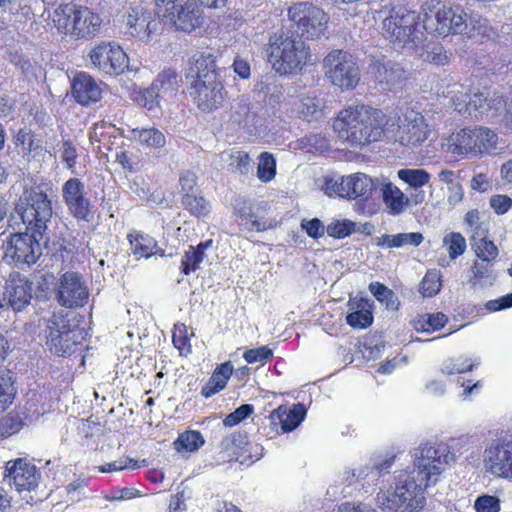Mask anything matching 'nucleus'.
Segmentation results:
<instances>
[{
	"instance_id": "obj_1",
	"label": "nucleus",
	"mask_w": 512,
	"mask_h": 512,
	"mask_svg": "<svg viewBox=\"0 0 512 512\" xmlns=\"http://www.w3.org/2000/svg\"><path fill=\"white\" fill-rule=\"evenodd\" d=\"M52 216V201L41 185L24 189L10 219V226L18 231L7 240L6 256L17 264L36 263L42 254L40 241Z\"/></svg>"
},
{
	"instance_id": "obj_2",
	"label": "nucleus",
	"mask_w": 512,
	"mask_h": 512,
	"mask_svg": "<svg viewBox=\"0 0 512 512\" xmlns=\"http://www.w3.org/2000/svg\"><path fill=\"white\" fill-rule=\"evenodd\" d=\"M441 457L434 446H424L417 459L415 468L404 481H400L391 494L390 501L403 511L412 512L422 508L425 503L424 491L435 484L440 475Z\"/></svg>"
},
{
	"instance_id": "obj_3",
	"label": "nucleus",
	"mask_w": 512,
	"mask_h": 512,
	"mask_svg": "<svg viewBox=\"0 0 512 512\" xmlns=\"http://www.w3.org/2000/svg\"><path fill=\"white\" fill-rule=\"evenodd\" d=\"M424 118L414 110L401 118L396 109L383 112L365 104L350 105L342 109L335 118L333 128H421Z\"/></svg>"
},
{
	"instance_id": "obj_4",
	"label": "nucleus",
	"mask_w": 512,
	"mask_h": 512,
	"mask_svg": "<svg viewBox=\"0 0 512 512\" xmlns=\"http://www.w3.org/2000/svg\"><path fill=\"white\" fill-rule=\"evenodd\" d=\"M267 60L280 75L297 74L310 60L309 47L289 31H278L269 37Z\"/></svg>"
},
{
	"instance_id": "obj_5",
	"label": "nucleus",
	"mask_w": 512,
	"mask_h": 512,
	"mask_svg": "<svg viewBox=\"0 0 512 512\" xmlns=\"http://www.w3.org/2000/svg\"><path fill=\"white\" fill-rule=\"evenodd\" d=\"M447 151L458 156L483 153L499 154L508 148V140L499 138L495 130H454L445 139Z\"/></svg>"
},
{
	"instance_id": "obj_6",
	"label": "nucleus",
	"mask_w": 512,
	"mask_h": 512,
	"mask_svg": "<svg viewBox=\"0 0 512 512\" xmlns=\"http://www.w3.org/2000/svg\"><path fill=\"white\" fill-rule=\"evenodd\" d=\"M414 11L406 8L393 9L383 20V36L398 47H414L423 41L422 24Z\"/></svg>"
},
{
	"instance_id": "obj_7",
	"label": "nucleus",
	"mask_w": 512,
	"mask_h": 512,
	"mask_svg": "<svg viewBox=\"0 0 512 512\" xmlns=\"http://www.w3.org/2000/svg\"><path fill=\"white\" fill-rule=\"evenodd\" d=\"M155 6L159 18L184 32H192L204 22L197 0H155Z\"/></svg>"
},
{
	"instance_id": "obj_8",
	"label": "nucleus",
	"mask_w": 512,
	"mask_h": 512,
	"mask_svg": "<svg viewBox=\"0 0 512 512\" xmlns=\"http://www.w3.org/2000/svg\"><path fill=\"white\" fill-rule=\"evenodd\" d=\"M46 344L51 353L57 356L70 355L74 348L81 344L83 329L75 323V316L53 315L48 320Z\"/></svg>"
},
{
	"instance_id": "obj_9",
	"label": "nucleus",
	"mask_w": 512,
	"mask_h": 512,
	"mask_svg": "<svg viewBox=\"0 0 512 512\" xmlns=\"http://www.w3.org/2000/svg\"><path fill=\"white\" fill-rule=\"evenodd\" d=\"M306 414L303 403H294L291 407L281 404L263 419L258 430L267 439H275L295 430L305 420Z\"/></svg>"
},
{
	"instance_id": "obj_10",
	"label": "nucleus",
	"mask_w": 512,
	"mask_h": 512,
	"mask_svg": "<svg viewBox=\"0 0 512 512\" xmlns=\"http://www.w3.org/2000/svg\"><path fill=\"white\" fill-rule=\"evenodd\" d=\"M325 76L342 90L354 89L360 81V70L354 57L343 50L331 51L323 60Z\"/></svg>"
},
{
	"instance_id": "obj_11",
	"label": "nucleus",
	"mask_w": 512,
	"mask_h": 512,
	"mask_svg": "<svg viewBox=\"0 0 512 512\" xmlns=\"http://www.w3.org/2000/svg\"><path fill=\"white\" fill-rule=\"evenodd\" d=\"M288 15L296 25L298 37L318 39L327 28L328 17L326 13L321 8L308 2L294 4L289 8Z\"/></svg>"
},
{
	"instance_id": "obj_12",
	"label": "nucleus",
	"mask_w": 512,
	"mask_h": 512,
	"mask_svg": "<svg viewBox=\"0 0 512 512\" xmlns=\"http://www.w3.org/2000/svg\"><path fill=\"white\" fill-rule=\"evenodd\" d=\"M423 29L437 36H448L468 30V15L459 7H439L436 11L425 13Z\"/></svg>"
},
{
	"instance_id": "obj_13",
	"label": "nucleus",
	"mask_w": 512,
	"mask_h": 512,
	"mask_svg": "<svg viewBox=\"0 0 512 512\" xmlns=\"http://www.w3.org/2000/svg\"><path fill=\"white\" fill-rule=\"evenodd\" d=\"M63 200L69 213L78 222H92L96 209L90 202L85 185L79 178H70L62 186Z\"/></svg>"
},
{
	"instance_id": "obj_14",
	"label": "nucleus",
	"mask_w": 512,
	"mask_h": 512,
	"mask_svg": "<svg viewBox=\"0 0 512 512\" xmlns=\"http://www.w3.org/2000/svg\"><path fill=\"white\" fill-rule=\"evenodd\" d=\"M88 56L95 68L108 75H119L128 68V56L116 42H101Z\"/></svg>"
},
{
	"instance_id": "obj_15",
	"label": "nucleus",
	"mask_w": 512,
	"mask_h": 512,
	"mask_svg": "<svg viewBox=\"0 0 512 512\" xmlns=\"http://www.w3.org/2000/svg\"><path fill=\"white\" fill-rule=\"evenodd\" d=\"M348 183L347 200L356 201V211L367 216L376 214L379 211V204L373 196L376 191V184L373 179L364 173L358 172L349 175Z\"/></svg>"
},
{
	"instance_id": "obj_16",
	"label": "nucleus",
	"mask_w": 512,
	"mask_h": 512,
	"mask_svg": "<svg viewBox=\"0 0 512 512\" xmlns=\"http://www.w3.org/2000/svg\"><path fill=\"white\" fill-rule=\"evenodd\" d=\"M40 470L26 458L9 460L5 465L4 480L17 492H31L40 482Z\"/></svg>"
},
{
	"instance_id": "obj_17",
	"label": "nucleus",
	"mask_w": 512,
	"mask_h": 512,
	"mask_svg": "<svg viewBox=\"0 0 512 512\" xmlns=\"http://www.w3.org/2000/svg\"><path fill=\"white\" fill-rule=\"evenodd\" d=\"M214 459L218 465L232 462L244 464L252 461L250 442L247 435L234 432L225 436L217 447Z\"/></svg>"
},
{
	"instance_id": "obj_18",
	"label": "nucleus",
	"mask_w": 512,
	"mask_h": 512,
	"mask_svg": "<svg viewBox=\"0 0 512 512\" xmlns=\"http://www.w3.org/2000/svg\"><path fill=\"white\" fill-rule=\"evenodd\" d=\"M484 466L496 477L512 479V439H501L487 447Z\"/></svg>"
},
{
	"instance_id": "obj_19",
	"label": "nucleus",
	"mask_w": 512,
	"mask_h": 512,
	"mask_svg": "<svg viewBox=\"0 0 512 512\" xmlns=\"http://www.w3.org/2000/svg\"><path fill=\"white\" fill-rule=\"evenodd\" d=\"M370 73L376 85L383 91L401 89L407 76L400 64L390 60H375L370 64Z\"/></svg>"
},
{
	"instance_id": "obj_20",
	"label": "nucleus",
	"mask_w": 512,
	"mask_h": 512,
	"mask_svg": "<svg viewBox=\"0 0 512 512\" xmlns=\"http://www.w3.org/2000/svg\"><path fill=\"white\" fill-rule=\"evenodd\" d=\"M189 94L200 110L211 112L222 105L225 91L220 80L206 83L202 81L189 84Z\"/></svg>"
},
{
	"instance_id": "obj_21",
	"label": "nucleus",
	"mask_w": 512,
	"mask_h": 512,
	"mask_svg": "<svg viewBox=\"0 0 512 512\" xmlns=\"http://www.w3.org/2000/svg\"><path fill=\"white\" fill-rule=\"evenodd\" d=\"M89 297L87 287L76 273H65L58 289L59 303L68 308L83 307Z\"/></svg>"
},
{
	"instance_id": "obj_22",
	"label": "nucleus",
	"mask_w": 512,
	"mask_h": 512,
	"mask_svg": "<svg viewBox=\"0 0 512 512\" xmlns=\"http://www.w3.org/2000/svg\"><path fill=\"white\" fill-rule=\"evenodd\" d=\"M127 33L142 41H147L153 34L161 30V21L142 6L131 9L127 16Z\"/></svg>"
},
{
	"instance_id": "obj_23",
	"label": "nucleus",
	"mask_w": 512,
	"mask_h": 512,
	"mask_svg": "<svg viewBox=\"0 0 512 512\" xmlns=\"http://www.w3.org/2000/svg\"><path fill=\"white\" fill-rule=\"evenodd\" d=\"M4 296L14 311H22L32 299V282L19 272H13L6 280Z\"/></svg>"
},
{
	"instance_id": "obj_24",
	"label": "nucleus",
	"mask_w": 512,
	"mask_h": 512,
	"mask_svg": "<svg viewBox=\"0 0 512 512\" xmlns=\"http://www.w3.org/2000/svg\"><path fill=\"white\" fill-rule=\"evenodd\" d=\"M189 84L219 80L216 58L211 53L194 55L186 72Z\"/></svg>"
},
{
	"instance_id": "obj_25",
	"label": "nucleus",
	"mask_w": 512,
	"mask_h": 512,
	"mask_svg": "<svg viewBox=\"0 0 512 512\" xmlns=\"http://www.w3.org/2000/svg\"><path fill=\"white\" fill-rule=\"evenodd\" d=\"M75 100L81 105H90L101 99L102 89L97 81L85 72L75 75L71 83Z\"/></svg>"
},
{
	"instance_id": "obj_26",
	"label": "nucleus",
	"mask_w": 512,
	"mask_h": 512,
	"mask_svg": "<svg viewBox=\"0 0 512 512\" xmlns=\"http://www.w3.org/2000/svg\"><path fill=\"white\" fill-rule=\"evenodd\" d=\"M132 254L138 258H150L153 255L165 256V250L158 246L157 240L149 234L133 230L127 235Z\"/></svg>"
},
{
	"instance_id": "obj_27",
	"label": "nucleus",
	"mask_w": 512,
	"mask_h": 512,
	"mask_svg": "<svg viewBox=\"0 0 512 512\" xmlns=\"http://www.w3.org/2000/svg\"><path fill=\"white\" fill-rule=\"evenodd\" d=\"M74 20L76 22L72 30V37L76 39H91L100 31L102 20L88 7L80 6L78 16Z\"/></svg>"
},
{
	"instance_id": "obj_28",
	"label": "nucleus",
	"mask_w": 512,
	"mask_h": 512,
	"mask_svg": "<svg viewBox=\"0 0 512 512\" xmlns=\"http://www.w3.org/2000/svg\"><path fill=\"white\" fill-rule=\"evenodd\" d=\"M391 132L387 138L393 139L392 145L395 151L413 152L420 147L428 138L430 130H386Z\"/></svg>"
},
{
	"instance_id": "obj_29",
	"label": "nucleus",
	"mask_w": 512,
	"mask_h": 512,
	"mask_svg": "<svg viewBox=\"0 0 512 512\" xmlns=\"http://www.w3.org/2000/svg\"><path fill=\"white\" fill-rule=\"evenodd\" d=\"M353 311L346 316L347 324L356 329H365L373 323V305L368 299L360 298L353 303Z\"/></svg>"
},
{
	"instance_id": "obj_30",
	"label": "nucleus",
	"mask_w": 512,
	"mask_h": 512,
	"mask_svg": "<svg viewBox=\"0 0 512 512\" xmlns=\"http://www.w3.org/2000/svg\"><path fill=\"white\" fill-rule=\"evenodd\" d=\"M232 372L233 367L229 361L218 365L208 381L202 387L201 395L204 398H209L223 390L226 387Z\"/></svg>"
},
{
	"instance_id": "obj_31",
	"label": "nucleus",
	"mask_w": 512,
	"mask_h": 512,
	"mask_svg": "<svg viewBox=\"0 0 512 512\" xmlns=\"http://www.w3.org/2000/svg\"><path fill=\"white\" fill-rule=\"evenodd\" d=\"M233 125L242 126L243 128L262 126L261 117L258 115L254 107L244 99H241L234 107L231 114Z\"/></svg>"
},
{
	"instance_id": "obj_32",
	"label": "nucleus",
	"mask_w": 512,
	"mask_h": 512,
	"mask_svg": "<svg viewBox=\"0 0 512 512\" xmlns=\"http://www.w3.org/2000/svg\"><path fill=\"white\" fill-rule=\"evenodd\" d=\"M79 9L80 6L71 3L60 5L55 9L52 20L59 32L72 37V30L76 22L74 17L78 16Z\"/></svg>"
},
{
	"instance_id": "obj_33",
	"label": "nucleus",
	"mask_w": 512,
	"mask_h": 512,
	"mask_svg": "<svg viewBox=\"0 0 512 512\" xmlns=\"http://www.w3.org/2000/svg\"><path fill=\"white\" fill-rule=\"evenodd\" d=\"M212 240L198 243L196 246H189L181 258L180 271L183 275L195 272L205 257L206 249L211 245Z\"/></svg>"
},
{
	"instance_id": "obj_34",
	"label": "nucleus",
	"mask_w": 512,
	"mask_h": 512,
	"mask_svg": "<svg viewBox=\"0 0 512 512\" xmlns=\"http://www.w3.org/2000/svg\"><path fill=\"white\" fill-rule=\"evenodd\" d=\"M423 239V235L419 232L398 233L395 235L383 234L380 237H376L375 245L379 248H400L408 244L419 246Z\"/></svg>"
},
{
	"instance_id": "obj_35",
	"label": "nucleus",
	"mask_w": 512,
	"mask_h": 512,
	"mask_svg": "<svg viewBox=\"0 0 512 512\" xmlns=\"http://www.w3.org/2000/svg\"><path fill=\"white\" fill-rule=\"evenodd\" d=\"M448 323V317L443 312L419 314L411 321L417 332L432 333L441 330Z\"/></svg>"
},
{
	"instance_id": "obj_36",
	"label": "nucleus",
	"mask_w": 512,
	"mask_h": 512,
	"mask_svg": "<svg viewBox=\"0 0 512 512\" xmlns=\"http://www.w3.org/2000/svg\"><path fill=\"white\" fill-rule=\"evenodd\" d=\"M47 395L42 392L33 391L27 394L24 410L21 412L25 421H36L47 412Z\"/></svg>"
},
{
	"instance_id": "obj_37",
	"label": "nucleus",
	"mask_w": 512,
	"mask_h": 512,
	"mask_svg": "<svg viewBox=\"0 0 512 512\" xmlns=\"http://www.w3.org/2000/svg\"><path fill=\"white\" fill-rule=\"evenodd\" d=\"M180 201L184 210L196 218L206 217L210 213V202L200 191L194 194H183Z\"/></svg>"
},
{
	"instance_id": "obj_38",
	"label": "nucleus",
	"mask_w": 512,
	"mask_h": 512,
	"mask_svg": "<svg viewBox=\"0 0 512 512\" xmlns=\"http://www.w3.org/2000/svg\"><path fill=\"white\" fill-rule=\"evenodd\" d=\"M17 389L10 370L0 368V412L6 411L14 402Z\"/></svg>"
},
{
	"instance_id": "obj_39",
	"label": "nucleus",
	"mask_w": 512,
	"mask_h": 512,
	"mask_svg": "<svg viewBox=\"0 0 512 512\" xmlns=\"http://www.w3.org/2000/svg\"><path fill=\"white\" fill-rule=\"evenodd\" d=\"M160 93L163 100H168L174 96L179 87V80L176 71L166 69L158 74L152 83Z\"/></svg>"
},
{
	"instance_id": "obj_40",
	"label": "nucleus",
	"mask_w": 512,
	"mask_h": 512,
	"mask_svg": "<svg viewBox=\"0 0 512 512\" xmlns=\"http://www.w3.org/2000/svg\"><path fill=\"white\" fill-rule=\"evenodd\" d=\"M466 231L470 233V241H474L479 237L488 236L489 225L482 220L481 212L478 209L468 210L463 218Z\"/></svg>"
},
{
	"instance_id": "obj_41",
	"label": "nucleus",
	"mask_w": 512,
	"mask_h": 512,
	"mask_svg": "<svg viewBox=\"0 0 512 512\" xmlns=\"http://www.w3.org/2000/svg\"><path fill=\"white\" fill-rule=\"evenodd\" d=\"M234 215L240 220V225L249 232L254 230L260 232L265 229L264 225L257 220L252 204L249 201H241L235 208Z\"/></svg>"
},
{
	"instance_id": "obj_42",
	"label": "nucleus",
	"mask_w": 512,
	"mask_h": 512,
	"mask_svg": "<svg viewBox=\"0 0 512 512\" xmlns=\"http://www.w3.org/2000/svg\"><path fill=\"white\" fill-rule=\"evenodd\" d=\"M383 201L393 215L400 214L408 204V198L392 183L384 185Z\"/></svg>"
},
{
	"instance_id": "obj_43",
	"label": "nucleus",
	"mask_w": 512,
	"mask_h": 512,
	"mask_svg": "<svg viewBox=\"0 0 512 512\" xmlns=\"http://www.w3.org/2000/svg\"><path fill=\"white\" fill-rule=\"evenodd\" d=\"M25 425V417L18 410H12L0 417V441L17 434Z\"/></svg>"
},
{
	"instance_id": "obj_44",
	"label": "nucleus",
	"mask_w": 512,
	"mask_h": 512,
	"mask_svg": "<svg viewBox=\"0 0 512 512\" xmlns=\"http://www.w3.org/2000/svg\"><path fill=\"white\" fill-rule=\"evenodd\" d=\"M205 444L203 435L197 430H185L180 433L173 445L177 452H195Z\"/></svg>"
},
{
	"instance_id": "obj_45",
	"label": "nucleus",
	"mask_w": 512,
	"mask_h": 512,
	"mask_svg": "<svg viewBox=\"0 0 512 512\" xmlns=\"http://www.w3.org/2000/svg\"><path fill=\"white\" fill-rule=\"evenodd\" d=\"M368 288L375 299L384 305L387 310H399L400 302L392 289L378 281L371 282Z\"/></svg>"
},
{
	"instance_id": "obj_46",
	"label": "nucleus",
	"mask_w": 512,
	"mask_h": 512,
	"mask_svg": "<svg viewBox=\"0 0 512 512\" xmlns=\"http://www.w3.org/2000/svg\"><path fill=\"white\" fill-rule=\"evenodd\" d=\"M339 132L341 136H343L342 132H345L352 147H363L379 140L386 130H339Z\"/></svg>"
},
{
	"instance_id": "obj_47",
	"label": "nucleus",
	"mask_w": 512,
	"mask_h": 512,
	"mask_svg": "<svg viewBox=\"0 0 512 512\" xmlns=\"http://www.w3.org/2000/svg\"><path fill=\"white\" fill-rule=\"evenodd\" d=\"M348 181L349 175L340 177L327 176L324 178L322 190L329 197L347 199V191H349Z\"/></svg>"
},
{
	"instance_id": "obj_48",
	"label": "nucleus",
	"mask_w": 512,
	"mask_h": 512,
	"mask_svg": "<svg viewBox=\"0 0 512 512\" xmlns=\"http://www.w3.org/2000/svg\"><path fill=\"white\" fill-rule=\"evenodd\" d=\"M471 244L475 255L483 262H493L498 257V247L488 236L479 237Z\"/></svg>"
},
{
	"instance_id": "obj_49",
	"label": "nucleus",
	"mask_w": 512,
	"mask_h": 512,
	"mask_svg": "<svg viewBox=\"0 0 512 512\" xmlns=\"http://www.w3.org/2000/svg\"><path fill=\"white\" fill-rule=\"evenodd\" d=\"M276 176V160L272 153L262 152L258 156L257 177L263 183L272 181Z\"/></svg>"
},
{
	"instance_id": "obj_50",
	"label": "nucleus",
	"mask_w": 512,
	"mask_h": 512,
	"mask_svg": "<svg viewBox=\"0 0 512 512\" xmlns=\"http://www.w3.org/2000/svg\"><path fill=\"white\" fill-rule=\"evenodd\" d=\"M398 177L409 186L417 189L427 185L430 181V174L424 169L404 168L398 171Z\"/></svg>"
},
{
	"instance_id": "obj_51",
	"label": "nucleus",
	"mask_w": 512,
	"mask_h": 512,
	"mask_svg": "<svg viewBox=\"0 0 512 512\" xmlns=\"http://www.w3.org/2000/svg\"><path fill=\"white\" fill-rule=\"evenodd\" d=\"M15 144L21 147L26 154L35 153L42 149V139L37 138L32 130H18Z\"/></svg>"
},
{
	"instance_id": "obj_52",
	"label": "nucleus",
	"mask_w": 512,
	"mask_h": 512,
	"mask_svg": "<svg viewBox=\"0 0 512 512\" xmlns=\"http://www.w3.org/2000/svg\"><path fill=\"white\" fill-rule=\"evenodd\" d=\"M443 245L447 247L450 259L454 260L463 255L467 244L465 237L460 232H450L443 238Z\"/></svg>"
},
{
	"instance_id": "obj_53",
	"label": "nucleus",
	"mask_w": 512,
	"mask_h": 512,
	"mask_svg": "<svg viewBox=\"0 0 512 512\" xmlns=\"http://www.w3.org/2000/svg\"><path fill=\"white\" fill-rule=\"evenodd\" d=\"M147 465V462L145 459L138 461L129 457L121 458L117 461H113L110 463L103 464L98 467V471L101 473H111V472H117L122 471L125 469H131L135 470L140 467H145Z\"/></svg>"
},
{
	"instance_id": "obj_54",
	"label": "nucleus",
	"mask_w": 512,
	"mask_h": 512,
	"mask_svg": "<svg viewBox=\"0 0 512 512\" xmlns=\"http://www.w3.org/2000/svg\"><path fill=\"white\" fill-rule=\"evenodd\" d=\"M323 100L317 96H307L302 99L300 113L307 120L318 119L322 115Z\"/></svg>"
},
{
	"instance_id": "obj_55",
	"label": "nucleus",
	"mask_w": 512,
	"mask_h": 512,
	"mask_svg": "<svg viewBox=\"0 0 512 512\" xmlns=\"http://www.w3.org/2000/svg\"><path fill=\"white\" fill-rule=\"evenodd\" d=\"M355 228L356 224L352 220H333L327 225L326 232L332 238L343 239L350 236Z\"/></svg>"
},
{
	"instance_id": "obj_56",
	"label": "nucleus",
	"mask_w": 512,
	"mask_h": 512,
	"mask_svg": "<svg viewBox=\"0 0 512 512\" xmlns=\"http://www.w3.org/2000/svg\"><path fill=\"white\" fill-rule=\"evenodd\" d=\"M172 343L180 354L191 352V341L188 327L184 323H176L172 330Z\"/></svg>"
},
{
	"instance_id": "obj_57",
	"label": "nucleus",
	"mask_w": 512,
	"mask_h": 512,
	"mask_svg": "<svg viewBox=\"0 0 512 512\" xmlns=\"http://www.w3.org/2000/svg\"><path fill=\"white\" fill-rule=\"evenodd\" d=\"M469 30L466 32L469 37L490 38L494 35L492 27L489 25L488 20L480 16H468Z\"/></svg>"
},
{
	"instance_id": "obj_58",
	"label": "nucleus",
	"mask_w": 512,
	"mask_h": 512,
	"mask_svg": "<svg viewBox=\"0 0 512 512\" xmlns=\"http://www.w3.org/2000/svg\"><path fill=\"white\" fill-rule=\"evenodd\" d=\"M441 279L437 271H427L419 285L420 293L425 297L435 296L441 289Z\"/></svg>"
},
{
	"instance_id": "obj_59",
	"label": "nucleus",
	"mask_w": 512,
	"mask_h": 512,
	"mask_svg": "<svg viewBox=\"0 0 512 512\" xmlns=\"http://www.w3.org/2000/svg\"><path fill=\"white\" fill-rule=\"evenodd\" d=\"M474 368L472 360L465 356H458L449 359L443 367V372L448 375L461 374L471 371Z\"/></svg>"
},
{
	"instance_id": "obj_60",
	"label": "nucleus",
	"mask_w": 512,
	"mask_h": 512,
	"mask_svg": "<svg viewBox=\"0 0 512 512\" xmlns=\"http://www.w3.org/2000/svg\"><path fill=\"white\" fill-rule=\"evenodd\" d=\"M273 357V350L268 345L247 349L243 353V359L248 364H253L257 362L265 364L267 362H270L273 359Z\"/></svg>"
},
{
	"instance_id": "obj_61",
	"label": "nucleus",
	"mask_w": 512,
	"mask_h": 512,
	"mask_svg": "<svg viewBox=\"0 0 512 512\" xmlns=\"http://www.w3.org/2000/svg\"><path fill=\"white\" fill-rule=\"evenodd\" d=\"M229 165L234 171L246 175L251 169L252 159L248 152L237 150L231 153Z\"/></svg>"
},
{
	"instance_id": "obj_62",
	"label": "nucleus",
	"mask_w": 512,
	"mask_h": 512,
	"mask_svg": "<svg viewBox=\"0 0 512 512\" xmlns=\"http://www.w3.org/2000/svg\"><path fill=\"white\" fill-rule=\"evenodd\" d=\"M136 131L139 141L147 147L160 148L165 145L166 139L161 130H133Z\"/></svg>"
},
{
	"instance_id": "obj_63",
	"label": "nucleus",
	"mask_w": 512,
	"mask_h": 512,
	"mask_svg": "<svg viewBox=\"0 0 512 512\" xmlns=\"http://www.w3.org/2000/svg\"><path fill=\"white\" fill-rule=\"evenodd\" d=\"M254 413V406L252 404H243L236 408L233 412L226 415L223 419V424L226 427H234L243 420L247 419Z\"/></svg>"
},
{
	"instance_id": "obj_64",
	"label": "nucleus",
	"mask_w": 512,
	"mask_h": 512,
	"mask_svg": "<svg viewBox=\"0 0 512 512\" xmlns=\"http://www.w3.org/2000/svg\"><path fill=\"white\" fill-rule=\"evenodd\" d=\"M476 512H499L501 509L500 499L494 495H480L474 501Z\"/></svg>"
}]
</instances>
